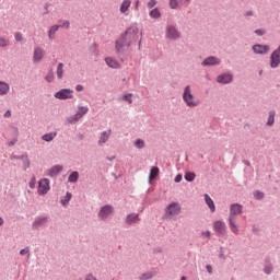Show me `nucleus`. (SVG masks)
<instances>
[{
    "label": "nucleus",
    "instance_id": "603ef678",
    "mask_svg": "<svg viewBox=\"0 0 280 280\" xmlns=\"http://www.w3.org/2000/svg\"><path fill=\"white\" fill-rule=\"evenodd\" d=\"M180 180H183V175L178 174V175L175 177V183H180Z\"/></svg>",
    "mask_w": 280,
    "mask_h": 280
},
{
    "label": "nucleus",
    "instance_id": "bb28decb",
    "mask_svg": "<svg viewBox=\"0 0 280 280\" xmlns=\"http://www.w3.org/2000/svg\"><path fill=\"white\" fill-rule=\"evenodd\" d=\"M151 19H161V11L159 9H152L149 13Z\"/></svg>",
    "mask_w": 280,
    "mask_h": 280
},
{
    "label": "nucleus",
    "instance_id": "c03bdc74",
    "mask_svg": "<svg viewBox=\"0 0 280 280\" xmlns=\"http://www.w3.org/2000/svg\"><path fill=\"white\" fill-rule=\"evenodd\" d=\"M255 34H257V36H264V34H266V31H264V30H256Z\"/></svg>",
    "mask_w": 280,
    "mask_h": 280
},
{
    "label": "nucleus",
    "instance_id": "13d9d810",
    "mask_svg": "<svg viewBox=\"0 0 280 280\" xmlns=\"http://www.w3.org/2000/svg\"><path fill=\"white\" fill-rule=\"evenodd\" d=\"M3 224V219L0 218V226Z\"/></svg>",
    "mask_w": 280,
    "mask_h": 280
},
{
    "label": "nucleus",
    "instance_id": "f3484780",
    "mask_svg": "<svg viewBox=\"0 0 280 280\" xmlns=\"http://www.w3.org/2000/svg\"><path fill=\"white\" fill-rule=\"evenodd\" d=\"M206 205H208L209 209L212 213L215 212V203L213 202V199L209 195H205Z\"/></svg>",
    "mask_w": 280,
    "mask_h": 280
},
{
    "label": "nucleus",
    "instance_id": "9b49d317",
    "mask_svg": "<svg viewBox=\"0 0 280 280\" xmlns=\"http://www.w3.org/2000/svg\"><path fill=\"white\" fill-rule=\"evenodd\" d=\"M166 36L173 40L180 37V33L174 26H168L166 30Z\"/></svg>",
    "mask_w": 280,
    "mask_h": 280
},
{
    "label": "nucleus",
    "instance_id": "5701e85b",
    "mask_svg": "<svg viewBox=\"0 0 280 280\" xmlns=\"http://www.w3.org/2000/svg\"><path fill=\"white\" fill-rule=\"evenodd\" d=\"M60 172H62V166L56 165L48 171V176H56L57 174H60Z\"/></svg>",
    "mask_w": 280,
    "mask_h": 280
},
{
    "label": "nucleus",
    "instance_id": "9d476101",
    "mask_svg": "<svg viewBox=\"0 0 280 280\" xmlns=\"http://www.w3.org/2000/svg\"><path fill=\"white\" fill-rule=\"evenodd\" d=\"M166 213L168 215H178L180 213V205L173 202L167 207Z\"/></svg>",
    "mask_w": 280,
    "mask_h": 280
},
{
    "label": "nucleus",
    "instance_id": "5fc2aeb1",
    "mask_svg": "<svg viewBox=\"0 0 280 280\" xmlns=\"http://www.w3.org/2000/svg\"><path fill=\"white\" fill-rule=\"evenodd\" d=\"M4 117H12V112L11 110H7L4 113Z\"/></svg>",
    "mask_w": 280,
    "mask_h": 280
},
{
    "label": "nucleus",
    "instance_id": "49530a36",
    "mask_svg": "<svg viewBox=\"0 0 280 280\" xmlns=\"http://www.w3.org/2000/svg\"><path fill=\"white\" fill-rule=\"evenodd\" d=\"M61 27H66V30H69V27H70L69 21H63L61 24Z\"/></svg>",
    "mask_w": 280,
    "mask_h": 280
},
{
    "label": "nucleus",
    "instance_id": "c9c22d12",
    "mask_svg": "<svg viewBox=\"0 0 280 280\" xmlns=\"http://www.w3.org/2000/svg\"><path fill=\"white\" fill-rule=\"evenodd\" d=\"M122 100H124L125 102H128L129 104H132V94H125V95L122 96Z\"/></svg>",
    "mask_w": 280,
    "mask_h": 280
},
{
    "label": "nucleus",
    "instance_id": "a19ab883",
    "mask_svg": "<svg viewBox=\"0 0 280 280\" xmlns=\"http://www.w3.org/2000/svg\"><path fill=\"white\" fill-rule=\"evenodd\" d=\"M15 40H18V43H22V40H23V34H21V33H15Z\"/></svg>",
    "mask_w": 280,
    "mask_h": 280
},
{
    "label": "nucleus",
    "instance_id": "4c0bfd02",
    "mask_svg": "<svg viewBox=\"0 0 280 280\" xmlns=\"http://www.w3.org/2000/svg\"><path fill=\"white\" fill-rule=\"evenodd\" d=\"M0 47H8V42L0 35Z\"/></svg>",
    "mask_w": 280,
    "mask_h": 280
},
{
    "label": "nucleus",
    "instance_id": "f257e3e1",
    "mask_svg": "<svg viewBox=\"0 0 280 280\" xmlns=\"http://www.w3.org/2000/svg\"><path fill=\"white\" fill-rule=\"evenodd\" d=\"M137 40H139V27L130 26L116 42V51L119 52L121 49H124V47H130V45H135Z\"/></svg>",
    "mask_w": 280,
    "mask_h": 280
},
{
    "label": "nucleus",
    "instance_id": "e2e57ef3",
    "mask_svg": "<svg viewBox=\"0 0 280 280\" xmlns=\"http://www.w3.org/2000/svg\"><path fill=\"white\" fill-rule=\"evenodd\" d=\"M113 159H115V158H110L109 161H113Z\"/></svg>",
    "mask_w": 280,
    "mask_h": 280
},
{
    "label": "nucleus",
    "instance_id": "a878e982",
    "mask_svg": "<svg viewBox=\"0 0 280 280\" xmlns=\"http://www.w3.org/2000/svg\"><path fill=\"white\" fill-rule=\"evenodd\" d=\"M78 178H80V174L78 172H72L68 177V183H78Z\"/></svg>",
    "mask_w": 280,
    "mask_h": 280
},
{
    "label": "nucleus",
    "instance_id": "7c9ffc66",
    "mask_svg": "<svg viewBox=\"0 0 280 280\" xmlns=\"http://www.w3.org/2000/svg\"><path fill=\"white\" fill-rule=\"evenodd\" d=\"M135 147L138 148V150H141V149L145 148V141H143L142 139L136 140Z\"/></svg>",
    "mask_w": 280,
    "mask_h": 280
},
{
    "label": "nucleus",
    "instance_id": "bf43d9fd",
    "mask_svg": "<svg viewBox=\"0 0 280 280\" xmlns=\"http://www.w3.org/2000/svg\"><path fill=\"white\" fill-rule=\"evenodd\" d=\"M247 16H253V12H248V13H247Z\"/></svg>",
    "mask_w": 280,
    "mask_h": 280
},
{
    "label": "nucleus",
    "instance_id": "6e6552de",
    "mask_svg": "<svg viewBox=\"0 0 280 280\" xmlns=\"http://www.w3.org/2000/svg\"><path fill=\"white\" fill-rule=\"evenodd\" d=\"M113 211H115L113 206H104L98 212V218L101 220H106V218H108V215H110Z\"/></svg>",
    "mask_w": 280,
    "mask_h": 280
},
{
    "label": "nucleus",
    "instance_id": "6ab92c4d",
    "mask_svg": "<svg viewBox=\"0 0 280 280\" xmlns=\"http://www.w3.org/2000/svg\"><path fill=\"white\" fill-rule=\"evenodd\" d=\"M10 93V84L0 82V95H8Z\"/></svg>",
    "mask_w": 280,
    "mask_h": 280
},
{
    "label": "nucleus",
    "instance_id": "6e6d98bb",
    "mask_svg": "<svg viewBox=\"0 0 280 280\" xmlns=\"http://www.w3.org/2000/svg\"><path fill=\"white\" fill-rule=\"evenodd\" d=\"M180 3H189V0H180Z\"/></svg>",
    "mask_w": 280,
    "mask_h": 280
},
{
    "label": "nucleus",
    "instance_id": "72a5a7b5",
    "mask_svg": "<svg viewBox=\"0 0 280 280\" xmlns=\"http://www.w3.org/2000/svg\"><path fill=\"white\" fill-rule=\"evenodd\" d=\"M154 272L152 271H149L147 273H143L141 277H140V280H149V279H152V277H154Z\"/></svg>",
    "mask_w": 280,
    "mask_h": 280
},
{
    "label": "nucleus",
    "instance_id": "c85d7f7f",
    "mask_svg": "<svg viewBox=\"0 0 280 280\" xmlns=\"http://www.w3.org/2000/svg\"><path fill=\"white\" fill-rule=\"evenodd\" d=\"M185 180H187L188 183H192V180L196 179V173L194 172H187L184 176Z\"/></svg>",
    "mask_w": 280,
    "mask_h": 280
},
{
    "label": "nucleus",
    "instance_id": "8fccbe9b",
    "mask_svg": "<svg viewBox=\"0 0 280 280\" xmlns=\"http://www.w3.org/2000/svg\"><path fill=\"white\" fill-rule=\"evenodd\" d=\"M206 270L209 272V275L213 272V268L211 267V265H207Z\"/></svg>",
    "mask_w": 280,
    "mask_h": 280
},
{
    "label": "nucleus",
    "instance_id": "b1692460",
    "mask_svg": "<svg viewBox=\"0 0 280 280\" xmlns=\"http://www.w3.org/2000/svg\"><path fill=\"white\" fill-rule=\"evenodd\" d=\"M47 223V218H37L34 223H33V226L34 229H38V226H43L44 224Z\"/></svg>",
    "mask_w": 280,
    "mask_h": 280
},
{
    "label": "nucleus",
    "instance_id": "cd10ccee",
    "mask_svg": "<svg viewBox=\"0 0 280 280\" xmlns=\"http://www.w3.org/2000/svg\"><path fill=\"white\" fill-rule=\"evenodd\" d=\"M65 65L63 63H59L57 67V78H59V80H62V75L65 73Z\"/></svg>",
    "mask_w": 280,
    "mask_h": 280
},
{
    "label": "nucleus",
    "instance_id": "393cba45",
    "mask_svg": "<svg viewBox=\"0 0 280 280\" xmlns=\"http://www.w3.org/2000/svg\"><path fill=\"white\" fill-rule=\"evenodd\" d=\"M156 176H159V167L152 166L150 170L149 180L150 182L154 180V178H156Z\"/></svg>",
    "mask_w": 280,
    "mask_h": 280
},
{
    "label": "nucleus",
    "instance_id": "2f4dec72",
    "mask_svg": "<svg viewBox=\"0 0 280 280\" xmlns=\"http://www.w3.org/2000/svg\"><path fill=\"white\" fill-rule=\"evenodd\" d=\"M70 200H71V192H67L65 198L61 199V205H63V207H67V205H69Z\"/></svg>",
    "mask_w": 280,
    "mask_h": 280
},
{
    "label": "nucleus",
    "instance_id": "473e14b6",
    "mask_svg": "<svg viewBox=\"0 0 280 280\" xmlns=\"http://www.w3.org/2000/svg\"><path fill=\"white\" fill-rule=\"evenodd\" d=\"M56 137L55 132L46 133L43 136L44 141H54V138Z\"/></svg>",
    "mask_w": 280,
    "mask_h": 280
},
{
    "label": "nucleus",
    "instance_id": "412c9836",
    "mask_svg": "<svg viewBox=\"0 0 280 280\" xmlns=\"http://www.w3.org/2000/svg\"><path fill=\"white\" fill-rule=\"evenodd\" d=\"M229 224L232 233H235V235H237V233H240V228L235 223V219H229Z\"/></svg>",
    "mask_w": 280,
    "mask_h": 280
},
{
    "label": "nucleus",
    "instance_id": "ddd939ff",
    "mask_svg": "<svg viewBox=\"0 0 280 280\" xmlns=\"http://www.w3.org/2000/svg\"><path fill=\"white\" fill-rule=\"evenodd\" d=\"M45 56V50L43 48H35L33 60L34 62H40Z\"/></svg>",
    "mask_w": 280,
    "mask_h": 280
},
{
    "label": "nucleus",
    "instance_id": "7ed1b4c3",
    "mask_svg": "<svg viewBox=\"0 0 280 280\" xmlns=\"http://www.w3.org/2000/svg\"><path fill=\"white\" fill-rule=\"evenodd\" d=\"M86 113H89V107H85V106L79 107L77 114L68 118L69 124H77V121H80V119H82V117H84Z\"/></svg>",
    "mask_w": 280,
    "mask_h": 280
},
{
    "label": "nucleus",
    "instance_id": "a211bd4d",
    "mask_svg": "<svg viewBox=\"0 0 280 280\" xmlns=\"http://www.w3.org/2000/svg\"><path fill=\"white\" fill-rule=\"evenodd\" d=\"M126 222L128 224H135V223L139 222V214H137V213L128 214L126 218Z\"/></svg>",
    "mask_w": 280,
    "mask_h": 280
},
{
    "label": "nucleus",
    "instance_id": "680f3d73",
    "mask_svg": "<svg viewBox=\"0 0 280 280\" xmlns=\"http://www.w3.org/2000/svg\"><path fill=\"white\" fill-rule=\"evenodd\" d=\"M113 159H115V158H110L109 161H113Z\"/></svg>",
    "mask_w": 280,
    "mask_h": 280
},
{
    "label": "nucleus",
    "instance_id": "ea45409f",
    "mask_svg": "<svg viewBox=\"0 0 280 280\" xmlns=\"http://www.w3.org/2000/svg\"><path fill=\"white\" fill-rule=\"evenodd\" d=\"M155 5H156V0H151V1L148 2L147 8L152 10V8H154Z\"/></svg>",
    "mask_w": 280,
    "mask_h": 280
},
{
    "label": "nucleus",
    "instance_id": "aec40b11",
    "mask_svg": "<svg viewBox=\"0 0 280 280\" xmlns=\"http://www.w3.org/2000/svg\"><path fill=\"white\" fill-rule=\"evenodd\" d=\"M132 4L131 0H124L121 5H120V12L121 14H126L128 8H130V5Z\"/></svg>",
    "mask_w": 280,
    "mask_h": 280
},
{
    "label": "nucleus",
    "instance_id": "39448f33",
    "mask_svg": "<svg viewBox=\"0 0 280 280\" xmlns=\"http://www.w3.org/2000/svg\"><path fill=\"white\" fill-rule=\"evenodd\" d=\"M57 100H73V90L62 89L55 94Z\"/></svg>",
    "mask_w": 280,
    "mask_h": 280
},
{
    "label": "nucleus",
    "instance_id": "4d7b16f0",
    "mask_svg": "<svg viewBox=\"0 0 280 280\" xmlns=\"http://www.w3.org/2000/svg\"><path fill=\"white\" fill-rule=\"evenodd\" d=\"M136 10H139V1L136 2Z\"/></svg>",
    "mask_w": 280,
    "mask_h": 280
},
{
    "label": "nucleus",
    "instance_id": "37998d69",
    "mask_svg": "<svg viewBox=\"0 0 280 280\" xmlns=\"http://www.w3.org/2000/svg\"><path fill=\"white\" fill-rule=\"evenodd\" d=\"M202 237H207L208 240L211 237V231H205L201 233Z\"/></svg>",
    "mask_w": 280,
    "mask_h": 280
},
{
    "label": "nucleus",
    "instance_id": "052dcab7",
    "mask_svg": "<svg viewBox=\"0 0 280 280\" xmlns=\"http://www.w3.org/2000/svg\"><path fill=\"white\" fill-rule=\"evenodd\" d=\"M180 280H187V278L186 277H182V279Z\"/></svg>",
    "mask_w": 280,
    "mask_h": 280
},
{
    "label": "nucleus",
    "instance_id": "20e7f679",
    "mask_svg": "<svg viewBox=\"0 0 280 280\" xmlns=\"http://www.w3.org/2000/svg\"><path fill=\"white\" fill-rule=\"evenodd\" d=\"M50 189H51V187L49 186V179L44 178V179L39 180L38 189H37V192L39 196H45L46 194L49 192Z\"/></svg>",
    "mask_w": 280,
    "mask_h": 280
},
{
    "label": "nucleus",
    "instance_id": "09e8293b",
    "mask_svg": "<svg viewBox=\"0 0 280 280\" xmlns=\"http://www.w3.org/2000/svg\"><path fill=\"white\" fill-rule=\"evenodd\" d=\"M16 141L18 139L16 138H13L11 141H9V145L12 147V145H16Z\"/></svg>",
    "mask_w": 280,
    "mask_h": 280
},
{
    "label": "nucleus",
    "instance_id": "4468645a",
    "mask_svg": "<svg viewBox=\"0 0 280 280\" xmlns=\"http://www.w3.org/2000/svg\"><path fill=\"white\" fill-rule=\"evenodd\" d=\"M203 67H211L213 65H220V59L218 57H208L202 62Z\"/></svg>",
    "mask_w": 280,
    "mask_h": 280
},
{
    "label": "nucleus",
    "instance_id": "2eb2a0df",
    "mask_svg": "<svg viewBox=\"0 0 280 280\" xmlns=\"http://www.w3.org/2000/svg\"><path fill=\"white\" fill-rule=\"evenodd\" d=\"M105 62L107 66L110 67V69H119V61H117V59H115L113 57H107L105 59Z\"/></svg>",
    "mask_w": 280,
    "mask_h": 280
},
{
    "label": "nucleus",
    "instance_id": "3c124183",
    "mask_svg": "<svg viewBox=\"0 0 280 280\" xmlns=\"http://www.w3.org/2000/svg\"><path fill=\"white\" fill-rule=\"evenodd\" d=\"M85 280H97V278H95V276H93V275H88L86 277H85Z\"/></svg>",
    "mask_w": 280,
    "mask_h": 280
},
{
    "label": "nucleus",
    "instance_id": "f8f14e48",
    "mask_svg": "<svg viewBox=\"0 0 280 280\" xmlns=\"http://www.w3.org/2000/svg\"><path fill=\"white\" fill-rule=\"evenodd\" d=\"M254 54H268L270 51V46L268 45H254L253 46Z\"/></svg>",
    "mask_w": 280,
    "mask_h": 280
},
{
    "label": "nucleus",
    "instance_id": "1a4fd4ad",
    "mask_svg": "<svg viewBox=\"0 0 280 280\" xmlns=\"http://www.w3.org/2000/svg\"><path fill=\"white\" fill-rule=\"evenodd\" d=\"M217 82L220 84H231L233 82V74L224 73L218 77Z\"/></svg>",
    "mask_w": 280,
    "mask_h": 280
},
{
    "label": "nucleus",
    "instance_id": "58836bf2",
    "mask_svg": "<svg viewBox=\"0 0 280 280\" xmlns=\"http://www.w3.org/2000/svg\"><path fill=\"white\" fill-rule=\"evenodd\" d=\"M28 187H31V189H34V187H36V177H33V178L30 180Z\"/></svg>",
    "mask_w": 280,
    "mask_h": 280
},
{
    "label": "nucleus",
    "instance_id": "f704fd0d",
    "mask_svg": "<svg viewBox=\"0 0 280 280\" xmlns=\"http://www.w3.org/2000/svg\"><path fill=\"white\" fill-rule=\"evenodd\" d=\"M170 8L176 10L178 8V0H170Z\"/></svg>",
    "mask_w": 280,
    "mask_h": 280
},
{
    "label": "nucleus",
    "instance_id": "c756f323",
    "mask_svg": "<svg viewBox=\"0 0 280 280\" xmlns=\"http://www.w3.org/2000/svg\"><path fill=\"white\" fill-rule=\"evenodd\" d=\"M275 110L269 112V117L267 120V126H273L275 125Z\"/></svg>",
    "mask_w": 280,
    "mask_h": 280
},
{
    "label": "nucleus",
    "instance_id": "79ce46f5",
    "mask_svg": "<svg viewBox=\"0 0 280 280\" xmlns=\"http://www.w3.org/2000/svg\"><path fill=\"white\" fill-rule=\"evenodd\" d=\"M46 80H47V82H54V72H49V73L46 75Z\"/></svg>",
    "mask_w": 280,
    "mask_h": 280
},
{
    "label": "nucleus",
    "instance_id": "e433bc0d",
    "mask_svg": "<svg viewBox=\"0 0 280 280\" xmlns=\"http://www.w3.org/2000/svg\"><path fill=\"white\" fill-rule=\"evenodd\" d=\"M254 198H256V200H261V198H264V192L261 191H256L254 194Z\"/></svg>",
    "mask_w": 280,
    "mask_h": 280
},
{
    "label": "nucleus",
    "instance_id": "0eeeda50",
    "mask_svg": "<svg viewBox=\"0 0 280 280\" xmlns=\"http://www.w3.org/2000/svg\"><path fill=\"white\" fill-rule=\"evenodd\" d=\"M213 229L217 235H224L226 233V223L223 221H215L213 223Z\"/></svg>",
    "mask_w": 280,
    "mask_h": 280
},
{
    "label": "nucleus",
    "instance_id": "864d4df0",
    "mask_svg": "<svg viewBox=\"0 0 280 280\" xmlns=\"http://www.w3.org/2000/svg\"><path fill=\"white\" fill-rule=\"evenodd\" d=\"M75 91H78V92L84 91V86H82V85H77V86H75Z\"/></svg>",
    "mask_w": 280,
    "mask_h": 280
},
{
    "label": "nucleus",
    "instance_id": "a18cd8bd",
    "mask_svg": "<svg viewBox=\"0 0 280 280\" xmlns=\"http://www.w3.org/2000/svg\"><path fill=\"white\" fill-rule=\"evenodd\" d=\"M265 272H266V275H270V272H272V266H267V267H265Z\"/></svg>",
    "mask_w": 280,
    "mask_h": 280
},
{
    "label": "nucleus",
    "instance_id": "f03ea898",
    "mask_svg": "<svg viewBox=\"0 0 280 280\" xmlns=\"http://www.w3.org/2000/svg\"><path fill=\"white\" fill-rule=\"evenodd\" d=\"M183 100L189 108H196V106L200 104V101H198L196 96H194V93H191V88L189 85L184 89Z\"/></svg>",
    "mask_w": 280,
    "mask_h": 280
},
{
    "label": "nucleus",
    "instance_id": "423d86ee",
    "mask_svg": "<svg viewBox=\"0 0 280 280\" xmlns=\"http://www.w3.org/2000/svg\"><path fill=\"white\" fill-rule=\"evenodd\" d=\"M241 213H242V205L233 203L230 207V217H229V219L235 220V218H237V215H240Z\"/></svg>",
    "mask_w": 280,
    "mask_h": 280
},
{
    "label": "nucleus",
    "instance_id": "de8ad7c7",
    "mask_svg": "<svg viewBox=\"0 0 280 280\" xmlns=\"http://www.w3.org/2000/svg\"><path fill=\"white\" fill-rule=\"evenodd\" d=\"M30 253V248L26 247L24 249H21L20 255H27Z\"/></svg>",
    "mask_w": 280,
    "mask_h": 280
},
{
    "label": "nucleus",
    "instance_id": "4be33fe9",
    "mask_svg": "<svg viewBox=\"0 0 280 280\" xmlns=\"http://www.w3.org/2000/svg\"><path fill=\"white\" fill-rule=\"evenodd\" d=\"M58 30H60V25H54L50 27L48 33V38H50V40H54V38H56V32H58Z\"/></svg>",
    "mask_w": 280,
    "mask_h": 280
},
{
    "label": "nucleus",
    "instance_id": "dca6fc26",
    "mask_svg": "<svg viewBox=\"0 0 280 280\" xmlns=\"http://www.w3.org/2000/svg\"><path fill=\"white\" fill-rule=\"evenodd\" d=\"M109 137H110V130L102 132L98 140V144L104 145V143L108 141Z\"/></svg>",
    "mask_w": 280,
    "mask_h": 280
}]
</instances>
